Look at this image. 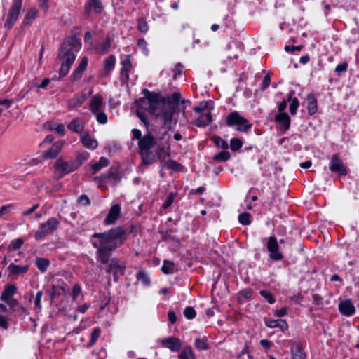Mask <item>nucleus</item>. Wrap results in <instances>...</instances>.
<instances>
[{
	"label": "nucleus",
	"instance_id": "nucleus-1",
	"mask_svg": "<svg viewBox=\"0 0 359 359\" xmlns=\"http://www.w3.org/2000/svg\"><path fill=\"white\" fill-rule=\"evenodd\" d=\"M143 93L144 97L136 102L137 105L140 109L161 118L165 125L170 123L175 109L174 105L160 94L150 92L147 89H144Z\"/></svg>",
	"mask_w": 359,
	"mask_h": 359
},
{
	"label": "nucleus",
	"instance_id": "nucleus-2",
	"mask_svg": "<svg viewBox=\"0 0 359 359\" xmlns=\"http://www.w3.org/2000/svg\"><path fill=\"white\" fill-rule=\"evenodd\" d=\"M93 236L99 239L98 243H94L93 245L98 249L100 262L107 264L111 260V252L123 244L126 239V232L121 227L118 226L106 233H95Z\"/></svg>",
	"mask_w": 359,
	"mask_h": 359
},
{
	"label": "nucleus",
	"instance_id": "nucleus-3",
	"mask_svg": "<svg viewBox=\"0 0 359 359\" xmlns=\"http://www.w3.org/2000/svg\"><path fill=\"white\" fill-rule=\"evenodd\" d=\"M60 225L59 220L55 217L49 218L46 222L42 223L35 232L34 237L36 240H41L48 234L56 231Z\"/></svg>",
	"mask_w": 359,
	"mask_h": 359
},
{
	"label": "nucleus",
	"instance_id": "nucleus-4",
	"mask_svg": "<svg viewBox=\"0 0 359 359\" xmlns=\"http://www.w3.org/2000/svg\"><path fill=\"white\" fill-rule=\"evenodd\" d=\"M78 168L79 164L76 162H66L62 159L59 158L55 163V175L57 178H61L64 175L76 170Z\"/></svg>",
	"mask_w": 359,
	"mask_h": 359
},
{
	"label": "nucleus",
	"instance_id": "nucleus-5",
	"mask_svg": "<svg viewBox=\"0 0 359 359\" xmlns=\"http://www.w3.org/2000/svg\"><path fill=\"white\" fill-rule=\"evenodd\" d=\"M226 123L230 126H237L236 130L240 132H246L252 127V125L248 123L247 119L241 116L236 111L231 113L227 116Z\"/></svg>",
	"mask_w": 359,
	"mask_h": 359
},
{
	"label": "nucleus",
	"instance_id": "nucleus-6",
	"mask_svg": "<svg viewBox=\"0 0 359 359\" xmlns=\"http://www.w3.org/2000/svg\"><path fill=\"white\" fill-rule=\"evenodd\" d=\"M22 6V0H13L5 22V27L10 29L13 26L20 15Z\"/></svg>",
	"mask_w": 359,
	"mask_h": 359
},
{
	"label": "nucleus",
	"instance_id": "nucleus-7",
	"mask_svg": "<svg viewBox=\"0 0 359 359\" xmlns=\"http://www.w3.org/2000/svg\"><path fill=\"white\" fill-rule=\"evenodd\" d=\"M59 57L62 60L59 72L60 76L62 77L66 76L69 72L71 65L75 60L76 56L74 53H64L60 51Z\"/></svg>",
	"mask_w": 359,
	"mask_h": 359
},
{
	"label": "nucleus",
	"instance_id": "nucleus-8",
	"mask_svg": "<svg viewBox=\"0 0 359 359\" xmlns=\"http://www.w3.org/2000/svg\"><path fill=\"white\" fill-rule=\"evenodd\" d=\"M267 250L269 252V257L273 260H281L283 257V255L278 252L279 245L277 239L274 236L269 238L266 243Z\"/></svg>",
	"mask_w": 359,
	"mask_h": 359
},
{
	"label": "nucleus",
	"instance_id": "nucleus-9",
	"mask_svg": "<svg viewBox=\"0 0 359 359\" xmlns=\"http://www.w3.org/2000/svg\"><path fill=\"white\" fill-rule=\"evenodd\" d=\"M81 48V43L79 39L75 36L69 37L62 44L60 51L64 53L78 52Z\"/></svg>",
	"mask_w": 359,
	"mask_h": 359
},
{
	"label": "nucleus",
	"instance_id": "nucleus-10",
	"mask_svg": "<svg viewBox=\"0 0 359 359\" xmlns=\"http://www.w3.org/2000/svg\"><path fill=\"white\" fill-rule=\"evenodd\" d=\"M125 268L126 266L123 264H121L118 259H111V262L109 264L108 269H107V272H112L114 273V280L115 281H116L120 276L123 275Z\"/></svg>",
	"mask_w": 359,
	"mask_h": 359
},
{
	"label": "nucleus",
	"instance_id": "nucleus-11",
	"mask_svg": "<svg viewBox=\"0 0 359 359\" xmlns=\"http://www.w3.org/2000/svg\"><path fill=\"white\" fill-rule=\"evenodd\" d=\"M156 144L154 137L150 134L145 135L138 142V148L140 151H149Z\"/></svg>",
	"mask_w": 359,
	"mask_h": 359
},
{
	"label": "nucleus",
	"instance_id": "nucleus-12",
	"mask_svg": "<svg viewBox=\"0 0 359 359\" xmlns=\"http://www.w3.org/2000/svg\"><path fill=\"white\" fill-rule=\"evenodd\" d=\"M39 13V10L35 7L29 8L23 18L21 27H26L31 25L35 19L38 17Z\"/></svg>",
	"mask_w": 359,
	"mask_h": 359
},
{
	"label": "nucleus",
	"instance_id": "nucleus-13",
	"mask_svg": "<svg viewBox=\"0 0 359 359\" xmlns=\"http://www.w3.org/2000/svg\"><path fill=\"white\" fill-rule=\"evenodd\" d=\"M64 145H65V141H63V140L58 141V142H55V144H53V146L51 147V148L49 150H48L43 153V158H48H48H50V159L55 158L57 156L59 152L61 151V149H62Z\"/></svg>",
	"mask_w": 359,
	"mask_h": 359
},
{
	"label": "nucleus",
	"instance_id": "nucleus-14",
	"mask_svg": "<svg viewBox=\"0 0 359 359\" xmlns=\"http://www.w3.org/2000/svg\"><path fill=\"white\" fill-rule=\"evenodd\" d=\"M330 169L332 172H339V175H346V170L344 167L342 161L339 158L337 155H334L332 156Z\"/></svg>",
	"mask_w": 359,
	"mask_h": 359
},
{
	"label": "nucleus",
	"instance_id": "nucleus-15",
	"mask_svg": "<svg viewBox=\"0 0 359 359\" xmlns=\"http://www.w3.org/2000/svg\"><path fill=\"white\" fill-rule=\"evenodd\" d=\"M29 269L28 265H25L23 266H20L13 263L11 264L8 267V271L9 272L8 276L11 279H15L18 275L23 274L27 271Z\"/></svg>",
	"mask_w": 359,
	"mask_h": 359
},
{
	"label": "nucleus",
	"instance_id": "nucleus-16",
	"mask_svg": "<svg viewBox=\"0 0 359 359\" xmlns=\"http://www.w3.org/2000/svg\"><path fill=\"white\" fill-rule=\"evenodd\" d=\"M161 344L172 351H177L182 346V342L180 339L176 337H168L161 341Z\"/></svg>",
	"mask_w": 359,
	"mask_h": 359
},
{
	"label": "nucleus",
	"instance_id": "nucleus-17",
	"mask_svg": "<svg viewBox=\"0 0 359 359\" xmlns=\"http://www.w3.org/2000/svg\"><path fill=\"white\" fill-rule=\"evenodd\" d=\"M121 207L118 204L112 205L105 218V223L108 225L113 224L119 217Z\"/></svg>",
	"mask_w": 359,
	"mask_h": 359
},
{
	"label": "nucleus",
	"instance_id": "nucleus-18",
	"mask_svg": "<svg viewBox=\"0 0 359 359\" xmlns=\"http://www.w3.org/2000/svg\"><path fill=\"white\" fill-rule=\"evenodd\" d=\"M276 121L280 125V129L286 131L290 126V118L286 113H279L276 116Z\"/></svg>",
	"mask_w": 359,
	"mask_h": 359
},
{
	"label": "nucleus",
	"instance_id": "nucleus-19",
	"mask_svg": "<svg viewBox=\"0 0 359 359\" xmlns=\"http://www.w3.org/2000/svg\"><path fill=\"white\" fill-rule=\"evenodd\" d=\"M340 312L347 316L353 314L355 311V306L350 299L343 301L339 304Z\"/></svg>",
	"mask_w": 359,
	"mask_h": 359
},
{
	"label": "nucleus",
	"instance_id": "nucleus-20",
	"mask_svg": "<svg viewBox=\"0 0 359 359\" xmlns=\"http://www.w3.org/2000/svg\"><path fill=\"white\" fill-rule=\"evenodd\" d=\"M88 65V58L86 57H83L77 67L76 69L72 75V79L73 81H76L81 77L83 72L85 70Z\"/></svg>",
	"mask_w": 359,
	"mask_h": 359
},
{
	"label": "nucleus",
	"instance_id": "nucleus-21",
	"mask_svg": "<svg viewBox=\"0 0 359 359\" xmlns=\"http://www.w3.org/2000/svg\"><path fill=\"white\" fill-rule=\"evenodd\" d=\"M212 122V114L209 111L203 112L200 117L194 121L195 125L201 127L210 124Z\"/></svg>",
	"mask_w": 359,
	"mask_h": 359
},
{
	"label": "nucleus",
	"instance_id": "nucleus-22",
	"mask_svg": "<svg viewBox=\"0 0 359 359\" xmlns=\"http://www.w3.org/2000/svg\"><path fill=\"white\" fill-rule=\"evenodd\" d=\"M16 291H17V287L15 285H6L5 288L4 290V292H2V294L0 297V299L4 301V300H7L9 298H11L15 294Z\"/></svg>",
	"mask_w": 359,
	"mask_h": 359
},
{
	"label": "nucleus",
	"instance_id": "nucleus-23",
	"mask_svg": "<svg viewBox=\"0 0 359 359\" xmlns=\"http://www.w3.org/2000/svg\"><path fill=\"white\" fill-rule=\"evenodd\" d=\"M139 154L141 156L142 164L144 165H151L155 161V156L149 151H140Z\"/></svg>",
	"mask_w": 359,
	"mask_h": 359
},
{
	"label": "nucleus",
	"instance_id": "nucleus-24",
	"mask_svg": "<svg viewBox=\"0 0 359 359\" xmlns=\"http://www.w3.org/2000/svg\"><path fill=\"white\" fill-rule=\"evenodd\" d=\"M292 359H305L306 354L302 350V347L300 344H296L292 346L291 348Z\"/></svg>",
	"mask_w": 359,
	"mask_h": 359
},
{
	"label": "nucleus",
	"instance_id": "nucleus-25",
	"mask_svg": "<svg viewBox=\"0 0 359 359\" xmlns=\"http://www.w3.org/2000/svg\"><path fill=\"white\" fill-rule=\"evenodd\" d=\"M103 102V98L100 95H94L90 103V109L93 112L97 111Z\"/></svg>",
	"mask_w": 359,
	"mask_h": 359
},
{
	"label": "nucleus",
	"instance_id": "nucleus-26",
	"mask_svg": "<svg viewBox=\"0 0 359 359\" xmlns=\"http://www.w3.org/2000/svg\"><path fill=\"white\" fill-rule=\"evenodd\" d=\"M83 144L90 149H94L97 147V142L95 139L90 137L88 134H85L81 137Z\"/></svg>",
	"mask_w": 359,
	"mask_h": 359
},
{
	"label": "nucleus",
	"instance_id": "nucleus-27",
	"mask_svg": "<svg viewBox=\"0 0 359 359\" xmlns=\"http://www.w3.org/2000/svg\"><path fill=\"white\" fill-rule=\"evenodd\" d=\"M308 100V112L310 115L314 114L317 111V100L313 95L309 94L307 96Z\"/></svg>",
	"mask_w": 359,
	"mask_h": 359
},
{
	"label": "nucleus",
	"instance_id": "nucleus-28",
	"mask_svg": "<svg viewBox=\"0 0 359 359\" xmlns=\"http://www.w3.org/2000/svg\"><path fill=\"white\" fill-rule=\"evenodd\" d=\"M252 294L251 289H244L238 293L237 300L240 304L244 303L245 301L250 299Z\"/></svg>",
	"mask_w": 359,
	"mask_h": 359
},
{
	"label": "nucleus",
	"instance_id": "nucleus-29",
	"mask_svg": "<svg viewBox=\"0 0 359 359\" xmlns=\"http://www.w3.org/2000/svg\"><path fill=\"white\" fill-rule=\"evenodd\" d=\"M85 94L76 95L69 101L68 105L70 108H76L80 107L86 100Z\"/></svg>",
	"mask_w": 359,
	"mask_h": 359
},
{
	"label": "nucleus",
	"instance_id": "nucleus-30",
	"mask_svg": "<svg viewBox=\"0 0 359 359\" xmlns=\"http://www.w3.org/2000/svg\"><path fill=\"white\" fill-rule=\"evenodd\" d=\"M161 270L165 274H172L177 271V268L172 262L164 260Z\"/></svg>",
	"mask_w": 359,
	"mask_h": 359
},
{
	"label": "nucleus",
	"instance_id": "nucleus-31",
	"mask_svg": "<svg viewBox=\"0 0 359 359\" xmlns=\"http://www.w3.org/2000/svg\"><path fill=\"white\" fill-rule=\"evenodd\" d=\"M115 57L114 55H109L104 62V76L109 74L110 71H111L115 65Z\"/></svg>",
	"mask_w": 359,
	"mask_h": 359
},
{
	"label": "nucleus",
	"instance_id": "nucleus-32",
	"mask_svg": "<svg viewBox=\"0 0 359 359\" xmlns=\"http://www.w3.org/2000/svg\"><path fill=\"white\" fill-rule=\"evenodd\" d=\"M67 128L76 133H81L83 130V124L79 121V119L75 118L73 119L69 124L67 126Z\"/></svg>",
	"mask_w": 359,
	"mask_h": 359
},
{
	"label": "nucleus",
	"instance_id": "nucleus-33",
	"mask_svg": "<svg viewBox=\"0 0 359 359\" xmlns=\"http://www.w3.org/2000/svg\"><path fill=\"white\" fill-rule=\"evenodd\" d=\"M180 359H195V356L192 348L190 346L184 348L181 353L179 355Z\"/></svg>",
	"mask_w": 359,
	"mask_h": 359
},
{
	"label": "nucleus",
	"instance_id": "nucleus-34",
	"mask_svg": "<svg viewBox=\"0 0 359 359\" xmlns=\"http://www.w3.org/2000/svg\"><path fill=\"white\" fill-rule=\"evenodd\" d=\"M109 164V161L107 158L104 157H101L99 160V162L97 163H95L92 165V169L94 171V172H96L100 169H101L102 167L107 166Z\"/></svg>",
	"mask_w": 359,
	"mask_h": 359
},
{
	"label": "nucleus",
	"instance_id": "nucleus-35",
	"mask_svg": "<svg viewBox=\"0 0 359 359\" xmlns=\"http://www.w3.org/2000/svg\"><path fill=\"white\" fill-rule=\"evenodd\" d=\"M36 264L37 265L38 269L41 271L44 272L46 271L48 266H49V261L44 258H37L36 260Z\"/></svg>",
	"mask_w": 359,
	"mask_h": 359
},
{
	"label": "nucleus",
	"instance_id": "nucleus-36",
	"mask_svg": "<svg viewBox=\"0 0 359 359\" xmlns=\"http://www.w3.org/2000/svg\"><path fill=\"white\" fill-rule=\"evenodd\" d=\"M195 346L198 350H207L209 348L205 338H196L195 339Z\"/></svg>",
	"mask_w": 359,
	"mask_h": 359
},
{
	"label": "nucleus",
	"instance_id": "nucleus-37",
	"mask_svg": "<svg viewBox=\"0 0 359 359\" xmlns=\"http://www.w3.org/2000/svg\"><path fill=\"white\" fill-rule=\"evenodd\" d=\"M88 6L93 8L96 13H100L102 6L100 0H88Z\"/></svg>",
	"mask_w": 359,
	"mask_h": 359
},
{
	"label": "nucleus",
	"instance_id": "nucleus-38",
	"mask_svg": "<svg viewBox=\"0 0 359 359\" xmlns=\"http://www.w3.org/2000/svg\"><path fill=\"white\" fill-rule=\"evenodd\" d=\"M24 241L22 238H17L11 241V244L8 245V249L10 251L16 250L21 248Z\"/></svg>",
	"mask_w": 359,
	"mask_h": 359
},
{
	"label": "nucleus",
	"instance_id": "nucleus-39",
	"mask_svg": "<svg viewBox=\"0 0 359 359\" xmlns=\"http://www.w3.org/2000/svg\"><path fill=\"white\" fill-rule=\"evenodd\" d=\"M230 158V153L226 151H222L214 156V160L217 161H226Z\"/></svg>",
	"mask_w": 359,
	"mask_h": 359
},
{
	"label": "nucleus",
	"instance_id": "nucleus-40",
	"mask_svg": "<svg viewBox=\"0 0 359 359\" xmlns=\"http://www.w3.org/2000/svg\"><path fill=\"white\" fill-rule=\"evenodd\" d=\"M250 214L248 212H244L239 215L238 220L241 224L243 225H249L251 223V220L250 219Z\"/></svg>",
	"mask_w": 359,
	"mask_h": 359
},
{
	"label": "nucleus",
	"instance_id": "nucleus-41",
	"mask_svg": "<svg viewBox=\"0 0 359 359\" xmlns=\"http://www.w3.org/2000/svg\"><path fill=\"white\" fill-rule=\"evenodd\" d=\"M13 208V205L12 204L3 205L0 208V219L3 218L4 216L9 215L11 210Z\"/></svg>",
	"mask_w": 359,
	"mask_h": 359
},
{
	"label": "nucleus",
	"instance_id": "nucleus-42",
	"mask_svg": "<svg viewBox=\"0 0 359 359\" xmlns=\"http://www.w3.org/2000/svg\"><path fill=\"white\" fill-rule=\"evenodd\" d=\"M111 46V39L109 36L106 38V40L101 43L99 46L95 47L96 49L100 48L102 53L107 52Z\"/></svg>",
	"mask_w": 359,
	"mask_h": 359
},
{
	"label": "nucleus",
	"instance_id": "nucleus-43",
	"mask_svg": "<svg viewBox=\"0 0 359 359\" xmlns=\"http://www.w3.org/2000/svg\"><path fill=\"white\" fill-rule=\"evenodd\" d=\"M242 141L238 138H233L230 142L231 149L233 151H237L242 147Z\"/></svg>",
	"mask_w": 359,
	"mask_h": 359
},
{
	"label": "nucleus",
	"instance_id": "nucleus-44",
	"mask_svg": "<svg viewBox=\"0 0 359 359\" xmlns=\"http://www.w3.org/2000/svg\"><path fill=\"white\" fill-rule=\"evenodd\" d=\"M299 105V103L298 99L297 97L293 98L290 105V112L292 115H294L296 114Z\"/></svg>",
	"mask_w": 359,
	"mask_h": 359
},
{
	"label": "nucleus",
	"instance_id": "nucleus-45",
	"mask_svg": "<svg viewBox=\"0 0 359 359\" xmlns=\"http://www.w3.org/2000/svg\"><path fill=\"white\" fill-rule=\"evenodd\" d=\"M166 165L168 168L175 171H180L182 170V165L174 161H168Z\"/></svg>",
	"mask_w": 359,
	"mask_h": 359
},
{
	"label": "nucleus",
	"instance_id": "nucleus-46",
	"mask_svg": "<svg viewBox=\"0 0 359 359\" xmlns=\"http://www.w3.org/2000/svg\"><path fill=\"white\" fill-rule=\"evenodd\" d=\"M185 317L188 319H193L196 316V311L192 307H187L184 311Z\"/></svg>",
	"mask_w": 359,
	"mask_h": 359
},
{
	"label": "nucleus",
	"instance_id": "nucleus-47",
	"mask_svg": "<svg viewBox=\"0 0 359 359\" xmlns=\"http://www.w3.org/2000/svg\"><path fill=\"white\" fill-rule=\"evenodd\" d=\"M260 294L266 300L268 301L269 303L273 304L275 302V299L270 292L267 290H262Z\"/></svg>",
	"mask_w": 359,
	"mask_h": 359
},
{
	"label": "nucleus",
	"instance_id": "nucleus-48",
	"mask_svg": "<svg viewBox=\"0 0 359 359\" xmlns=\"http://www.w3.org/2000/svg\"><path fill=\"white\" fill-rule=\"evenodd\" d=\"M148 29L149 26L147 22L144 20L140 19L138 21V29L142 33H146Z\"/></svg>",
	"mask_w": 359,
	"mask_h": 359
},
{
	"label": "nucleus",
	"instance_id": "nucleus-49",
	"mask_svg": "<svg viewBox=\"0 0 359 359\" xmlns=\"http://www.w3.org/2000/svg\"><path fill=\"white\" fill-rule=\"evenodd\" d=\"M100 334V330L99 328H96L93 330V332L91 334V339L88 344L89 346H93L95 342L97 341V338L99 337Z\"/></svg>",
	"mask_w": 359,
	"mask_h": 359
},
{
	"label": "nucleus",
	"instance_id": "nucleus-50",
	"mask_svg": "<svg viewBox=\"0 0 359 359\" xmlns=\"http://www.w3.org/2000/svg\"><path fill=\"white\" fill-rule=\"evenodd\" d=\"M141 110H143L142 109H140V107H138V109H137L136 114L138 116V118L142 121V123L144 124L146 127L149 126V122L147 119L146 116L141 111Z\"/></svg>",
	"mask_w": 359,
	"mask_h": 359
},
{
	"label": "nucleus",
	"instance_id": "nucleus-51",
	"mask_svg": "<svg viewBox=\"0 0 359 359\" xmlns=\"http://www.w3.org/2000/svg\"><path fill=\"white\" fill-rule=\"evenodd\" d=\"M137 279L140 280L144 284H149V278L147 275L143 271H139L137 276Z\"/></svg>",
	"mask_w": 359,
	"mask_h": 359
},
{
	"label": "nucleus",
	"instance_id": "nucleus-52",
	"mask_svg": "<svg viewBox=\"0 0 359 359\" xmlns=\"http://www.w3.org/2000/svg\"><path fill=\"white\" fill-rule=\"evenodd\" d=\"M89 156V154L86 152L83 153H79L77 155V162H76L77 164H79V167L82 164L83 161L88 159Z\"/></svg>",
	"mask_w": 359,
	"mask_h": 359
},
{
	"label": "nucleus",
	"instance_id": "nucleus-53",
	"mask_svg": "<svg viewBox=\"0 0 359 359\" xmlns=\"http://www.w3.org/2000/svg\"><path fill=\"white\" fill-rule=\"evenodd\" d=\"M63 289L62 287H57L55 285L52 286V290L50 294V298L53 299L55 296L60 295L61 291H62Z\"/></svg>",
	"mask_w": 359,
	"mask_h": 359
},
{
	"label": "nucleus",
	"instance_id": "nucleus-54",
	"mask_svg": "<svg viewBox=\"0 0 359 359\" xmlns=\"http://www.w3.org/2000/svg\"><path fill=\"white\" fill-rule=\"evenodd\" d=\"M175 197V194H173V193L170 194L166 201L163 204V208L164 209H166L169 206H170L172 205V203H173Z\"/></svg>",
	"mask_w": 359,
	"mask_h": 359
},
{
	"label": "nucleus",
	"instance_id": "nucleus-55",
	"mask_svg": "<svg viewBox=\"0 0 359 359\" xmlns=\"http://www.w3.org/2000/svg\"><path fill=\"white\" fill-rule=\"evenodd\" d=\"M96 118L97 121L102 124H104L107 122V115L104 112L97 113Z\"/></svg>",
	"mask_w": 359,
	"mask_h": 359
},
{
	"label": "nucleus",
	"instance_id": "nucleus-56",
	"mask_svg": "<svg viewBox=\"0 0 359 359\" xmlns=\"http://www.w3.org/2000/svg\"><path fill=\"white\" fill-rule=\"evenodd\" d=\"M348 64L347 62H344L341 65H339L337 66L335 71L337 72L338 75L339 76L341 72H346L347 70Z\"/></svg>",
	"mask_w": 359,
	"mask_h": 359
},
{
	"label": "nucleus",
	"instance_id": "nucleus-57",
	"mask_svg": "<svg viewBox=\"0 0 359 359\" xmlns=\"http://www.w3.org/2000/svg\"><path fill=\"white\" fill-rule=\"evenodd\" d=\"M279 320H273V319H265V324L267 327L270 328L277 327L278 323Z\"/></svg>",
	"mask_w": 359,
	"mask_h": 359
},
{
	"label": "nucleus",
	"instance_id": "nucleus-58",
	"mask_svg": "<svg viewBox=\"0 0 359 359\" xmlns=\"http://www.w3.org/2000/svg\"><path fill=\"white\" fill-rule=\"evenodd\" d=\"M215 144L222 148H227L228 144L226 141L222 140V138L217 137L214 138Z\"/></svg>",
	"mask_w": 359,
	"mask_h": 359
},
{
	"label": "nucleus",
	"instance_id": "nucleus-59",
	"mask_svg": "<svg viewBox=\"0 0 359 359\" xmlns=\"http://www.w3.org/2000/svg\"><path fill=\"white\" fill-rule=\"evenodd\" d=\"M51 129L56 130L61 135L65 134V127L63 124H55L54 127H51Z\"/></svg>",
	"mask_w": 359,
	"mask_h": 359
},
{
	"label": "nucleus",
	"instance_id": "nucleus-60",
	"mask_svg": "<svg viewBox=\"0 0 359 359\" xmlns=\"http://www.w3.org/2000/svg\"><path fill=\"white\" fill-rule=\"evenodd\" d=\"M78 202L81 205H88L90 204V199L86 195H82L79 198Z\"/></svg>",
	"mask_w": 359,
	"mask_h": 359
},
{
	"label": "nucleus",
	"instance_id": "nucleus-61",
	"mask_svg": "<svg viewBox=\"0 0 359 359\" xmlns=\"http://www.w3.org/2000/svg\"><path fill=\"white\" fill-rule=\"evenodd\" d=\"M4 301L6 302L7 303V304L12 309L15 308V306H18V304H19L18 301L12 297L8 299L7 300H4Z\"/></svg>",
	"mask_w": 359,
	"mask_h": 359
},
{
	"label": "nucleus",
	"instance_id": "nucleus-62",
	"mask_svg": "<svg viewBox=\"0 0 359 359\" xmlns=\"http://www.w3.org/2000/svg\"><path fill=\"white\" fill-rule=\"evenodd\" d=\"M49 0H39V7L44 11H47L49 8Z\"/></svg>",
	"mask_w": 359,
	"mask_h": 359
},
{
	"label": "nucleus",
	"instance_id": "nucleus-63",
	"mask_svg": "<svg viewBox=\"0 0 359 359\" xmlns=\"http://www.w3.org/2000/svg\"><path fill=\"white\" fill-rule=\"evenodd\" d=\"M277 327H280L282 331H285L288 329V325L285 320L280 319Z\"/></svg>",
	"mask_w": 359,
	"mask_h": 359
},
{
	"label": "nucleus",
	"instance_id": "nucleus-64",
	"mask_svg": "<svg viewBox=\"0 0 359 359\" xmlns=\"http://www.w3.org/2000/svg\"><path fill=\"white\" fill-rule=\"evenodd\" d=\"M137 46L143 50L146 53L148 52L147 49V42L144 39H140L137 41Z\"/></svg>",
	"mask_w": 359,
	"mask_h": 359
}]
</instances>
